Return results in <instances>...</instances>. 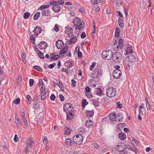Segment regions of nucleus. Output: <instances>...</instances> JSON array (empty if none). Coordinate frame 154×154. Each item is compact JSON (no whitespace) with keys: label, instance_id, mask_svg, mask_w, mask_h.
Masks as SVG:
<instances>
[{"label":"nucleus","instance_id":"f257e3e1","mask_svg":"<svg viewBox=\"0 0 154 154\" xmlns=\"http://www.w3.org/2000/svg\"><path fill=\"white\" fill-rule=\"evenodd\" d=\"M114 45L112 46L114 50L116 51H119L122 49L123 46V40L121 38L119 41V43L116 41H115L114 42Z\"/></svg>","mask_w":154,"mask_h":154},{"label":"nucleus","instance_id":"f03ea898","mask_svg":"<svg viewBox=\"0 0 154 154\" xmlns=\"http://www.w3.org/2000/svg\"><path fill=\"white\" fill-rule=\"evenodd\" d=\"M113 55L112 52L109 50L106 51H103L102 54V56L104 59L109 60L112 59Z\"/></svg>","mask_w":154,"mask_h":154},{"label":"nucleus","instance_id":"7ed1b4c3","mask_svg":"<svg viewBox=\"0 0 154 154\" xmlns=\"http://www.w3.org/2000/svg\"><path fill=\"white\" fill-rule=\"evenodd\" d=\"M102 74V71L100 67L97 66L94 69L92 74L91 76L94 78L96 79Z\"/></svg>","mask_w":154,"mask_h":154},{"label":"nucleus","instance_id":"20e7f679","mask_svg":"<svg viewBox=\"0 0 154 154\" xmlns=\"http://www.w3.org/2000/svg\"><path fill=\"white\" fill-rule=\"evenodd\" d=\"M122 55L119 52H116L114 54H113V55L112 59L115 62H120L122 59Z\"/></svg>","mask_w":154,"mask_h":154},{"label":"nucleus","instance_id":"39448f33","mask_svg":"<svg viewBox=\"0 0 154 154\" xmlns=\"http://www.w3.org/2000/svg\"><path fill=\"white\" fill-rule=\"evenodd\" d=\"M116 89L112 87L108 88L106 90V95L110 97H114L116 95Z\"/></svg>","mask_w":154,"mask_h":154},{"label":"nucleus","instance_id":"423d86ee","mask_svg":"<svg viewBox=\"0 0 154 154\" xmlns=\"http://www.w3.org/2000/svg\"><path fill=\"white\" fill-rule=\"evenodd\" d=\"M116 150L119 152H122L125 150L126 148L125 144L124 143H118L115 146Z\"/></svg>","mask_w":154,"mask_h":154},{"label":"nucleus","instance_id":"0eeeda50","mask_svg":"<svg viewBox=\"0 0 154 154\" xmlns=\"http://www.w3.org/2000/svg\"><path fill=\"white\" fill-rule=\"evenodd\" d=\"M50 3L51 5H53L52 9L54 12H57L60 10V7L57 4V2L52 1L50 2Z\"/></svg>","mask_w":154,"mask_h":154},{"label":"nucleus","instance_id":"6e6552de","mask_svg":"<svg viewBox=\"0 0 154 154\" xmlns=\"http://www.w3.org/2000/svg\"><path fill=\"white\" fill-rule=\"evenodd\" d=\"M64 111L67 113L71 112L73 109L72 105L69 103H67L64 104L63 106Z\"/></svg>","mask_w":154,"mask_h":154},{"label":"nucleus","instance_id":"1a4fd4ad","mask_svg":"<svg viewBox=\"0 0 154 154\" xmlns=\"http://www.w3.org/2000/svg\"><path fill=\"white\" fill-rule=\"evenodd\" d=\"M72 28L68 26L65 27V32L67 35L68 36L72 37L73 36Z\"/></svg>","mask_w":154,"mask_h":154},{"label":"nucleus","instance_id":"9d476101","mask_svg":"<svg viewBox=\"0 0 154 154\" xmlns=\"http://www.w3.org/2000/svg\"><path fill=\"white\" fill-rule=\"evenodd\" d=\"M121 71L120 70L115 69L113 72V77L116 79L119 78L121 76Z\"/></svg>","mask_w":154,"mask_h":154},{"label":"nucleus","instance_id":"9b49d317","mask_svg":"<svg viewBox=\"0 0 154 154\" xmlns=\"http://www.w3.org/2000/svg\"><path fill=\"white\" fill-rule=\"evenodd\" d=\"M85 23L82 21L81 19L78 17V29L80 30L82 29L84 26Z\"/></svg>","mask_w":154,"mask_h":154},{"label":"nucleus","instance_id":"f8f14e48","mask_svg":"<svg viewBox=\"0 0 154 154\" xmlns=\"http://www.w3.org/2000/svg\"><path fill=\"white\" fill-rule=\"evenodd\" d=\"M47 47V44L44 42H41L38 44V47L41 50L45 49Z\"/></svg>","mask_w":154,"mask_h":154},{"label":"nucleus","instance_id":"ddd939ff","mask_svg":"<svg viewBox=\"0 0 154 154\" xmlns=\"http://www.w3.org/2000/svg\"><path fill=\"white\" fill-rule=\"evenodd\" d=\"M15 122L17 127L20 128L21 126V123L19 120V117L17 114L15 115Z\"/></svg>","mask_w":154,"mask_h":154},{"label":"nucleus","instance_id":"4468645a","mask_svg":"<svg viewBox=\"0 0 154 154\" xmlns=\"http://www.w3.org/2000/svg\"><path fill=\"white\" fill-rule=\"evenodd\" d=\"M94 124L93 122L91 119L87 120L85 122V125L88 128L92 127Z\"/></svg>","mask_w":154,"mask_h":154},{"label":"nucleus","instance_id":"2eb2a0df","mask_svg":"<svg viewBox=\"0 0 154 154\" xmlns=\"http://www.w3.org/2000/svg\"><path fill=\"white\" fill-rule=\"evenodd\" d=\"M39 87L40 91H43L45 90V87H44V82L42 79H40L39 80Z\"/></svg>","mask_w":154,"mask_h":154},{"label":"nucleus","instance_id":"dca6fc26","mask_svg":"<svg viewBox=\"0 0 154 154\" xmlns=\"http://www.w3.org/2000/svg\"><path fill=\"white\" fill-rule=\"evenodd\" d=\"M42 30L41 28L40 27L37 26L35 27L33 32L34 33V34L37 35L41 33Z\"/></svg>","mask_w":154,"mask_h":154},{"label":"nucleus","instance_id":"f3484780","mask_svg":"<svg viewBox=\"0 0 154 154\" xmlns=\"http://www.w3.org/2000/svg\"><path fill=\"white\" fill-rule=\"evenodd\" d=\"M56 45L58 49H61L64 46V43L62 40H58L56 42Z\"/></svg>","mask_w":154,"mask_h":154},{"label":"nucleus","instance_id":"a211bd4d","mask_svg":"<svg viewBox=\"0 0 154 154\" xmlns=\"http://www.w3.org/2000/svg\"><path fill=\"white\" fill-rule=\"evenodd\" d=\"M26 145L31 147L35 143L33 140H32L30 138H28L26 141Z\"/></svg>","mask_w":154,"mask_h":154},{"label":"nucleus","instance_id":"6ab92c4d","mask_svg":"<svg viewBox=\"0 0 154 154\" xmlns=\"http://www.w3.org/2000/svg\"><path fill=\"white\" fill-rule=\"evenodd\" d=\"M128 62L129 63H132L134 62L136 60V58L135 56L133 55H130L128 57Z\"/></svg>","mask_w":154,"mask_h":154},{"label":"nucleus","instance_id":"aec40b11","mask_svg":"<svg viewBox=\"0 0 154 154\" xmlns=\"http://www.w3.org/2000/svg\"><path fill=\"white\" fill-rule=\"evenodd\" d=\"M94 112L92 111L86 110L85 112L86 116L88 118H90L94 115Z\"/></svg>","mask_w":154,"mask_h":154},{"label":"nucleus","instance_id":"412c9836","mask_svg":"<svg viewBox=\"0 0 154 154\" xmlns=\"http://www.w3.org/2000/svg\"><path fill=\"white\" fill-rule=\"evenodd\" d=\"M116 115L115 113H112L109 116V119L113 121H116Z\"/></svg>","mask_w":154,"mask_h":154},{"label":"nucleus","instance_id":"4be33fe9","mask_svg":"<svg viewBox=\"0 0 154 154\" xmlns=\"http://www.w3.org/2000/svg\"><path fill=\"white\" fill-rule=\"evenodd\" d=\"M50 57L51 59L53 60H56L59 59L60 57V55H55V53L51 54Z\"/></svg>","mask_w":154,"mask_h":154},{"label":"nucleus","instance_id":"5701e85b","mask_svg":"<svg viewBox=\"0 0 154 154\" xmlns=\"http://www.w3.org/2000/svg\"><path fill=\"white\" fill-rule=\"evenodd\" d=\"M40 94L41 95V100H44L46 97V93L45 90L40 91Z\"/></svg>","mask_w":154,"mask_h":154},{"label":"nucleus","instance_id":"b1692460","mask_svg":"<svg viewBox=\"0 0 154 154\" xmlns=\"http://www.w3.org/2000/svg\"><path fill=\"white\" fill-rule=\"evenodd\" d=\"M83 138L82 135L78 134V144H81L83 141Z\"/></svg>","mask_w":154,"mask_h":154},{"label":"nucleus","instance_id":"393cba45","mask_svg":"<svg viewBox=\"0 0 154 154\" xmlns=\"http://www.w3.org/2000/svg\"><path fill=\"white\" fill-rule=\"evenodd\" d=\"M120 29L118 27H116L115 29V35L116 37H118L120 35Z\"/></svg>","mask_w":154,"mask_h":154},{"label":"nucleus","instance_id":"a878e982","mask_svg":"<svg viewBox=\"0 0 154 154\" xmlns=\"http://www.w3.org/2000/svg\"><path fill=\"white\" fill-rule=\"evenodd\" d=\"M64 134L66 135H69L71 131V129L69 128L66 127L64 128Z\"/></svg>","mask_w":154,"mask_h":154},{"label":"nucleus","instance_id":"bb28decb","mask_svg":"<svg viewBox=\"0 0 154 154\" xmlns=\"http://www.w3.org/2000/svg\"><path fill=\"white\" fill-rule=\"evenodd\" d=\"M133 53L131 46L128 47L126 51V54L128 55L129 54H132Z\"/></svg>","mask_w":154,"mask_h":154},{"label":"nucleus","instance_id":"cd10ccee","mask_svg":"<svg viewBox=\"0 0 154 154\" xmlns=\"http://www.w3.org/2000/svg\"><path fill=\"white\" fill-rule=\"evenodd\" d=\"M118 137L121 140H124L126 137V135L123 133H120L119 134Z\"/></svg>","mask_w":154,"mask_h":154},{"label":"nucleus","instance_id":"c85d7f7f","mask_svg":"<svg viewBox=\"0 0 154 154\" xmlns=\"http://www.w3.org/2000/svg\"><path fill=\"white\" fill-rule=\"evenodd\" d=\"M66 116L67 120L68 121H69L71 120L73 118L74 115L73 114L72 112H70L69 114H67Z\"/></svg>","mask_w":154,"mask_h":154},{"label":"nucleus","instance_id":"c756f323","mask_svg":"<svg viewBox=\"0 0 154 154\" xmlns=\"http://www.w3.org/2000/svg\"><path fill=\"white\" fill-rule=\"evenodd\" d=\"M68 48V47H64V48L60 51L59 54L60 55H62L64 54L67 51Z\"/></svg>","mask_w":154,"mask_h":154},{"label":"nucleus","instance_id":"7c9ffc66","mask_svg":"<svg viewBox=\"0 0 154 154\" xmlns=\"http://www.w3.org/2000/svg\"><path fill=\"white\" fill-rule=\"evenodd\" d=\"M41 14L42 16H47L49 15L50 13L48 10H44L42 11Z\"/></svg>","mask_w":154,"mask_h":154},{"label":"nucleus","instance_id":"2f4dec72","mask_svg":"<svg viewBox=\"0 0 154 154\" xmlns=\"http://www.w3.org/2000/svg\"><path fill=\"white\" fill-rule=\"evenodd\" d=\"M72 23L73 25L75 26V29H77V17H75L72 20Z\"/></svg>","mask_w":154,"mask_h":154},{"label":"nucleus","instance_id":"473e14b6","mask_svg":"<svg viewBox=\"0 0 154 154\" xmlns=\"http://www.w3.org/2000/svg\"><path fill=\"white\" fill-rule=\"evenodd\" d=\"M76 36L71 38L68 42L69 44L71 45L75 42L76 41Z\"/></svg>","mask_w":154,"mask_h":154},{"label":"nucleus","instance_id":"72a5a7b5","mask_svg":"<svg viewBox=\"0 0 154 154\" xmlns=\"http://www.w3.org/2000/svg\"><path fill=\"white\" fill-rule=\"evenodd\" d=\"M95 92L96 94L99 96H101L102 95V91L100 88H98L96 89Z\"/></svg>","mask_w":154,"mask_h":154},{"label":"nucleus","instance_id":"f704fd0d","mask_svg":"<svg viewBox=\"0 0 154 154\" xmlns=\"http://www.w3.org/2000/svg\"><path fill=\"white\" fill-rule=\"evenodd\" d=\"M59 87L60 88V90L62 91H64V88L62 83L60 81H59L57 82Z\"/></svg>","mask_w":154,"mask_h":154},{"label":"nucleus","instance_id":"c9c22d12","mask_svg":"<svg viewBox=\"0 0 154 154\" xmlns=\"http://www.w3.org/2000/svg\"><path fill=\"white\" fill-rule=\"evenodd\" d=\"M40 15V13L39 12H37L36 13L34 16L33 19L35 20H36L39 17Z\"/></svg>","mask_w":154,"mask_h":154},{"label":"nucleus","instance_id":"e433bc0d","mask_svg":"<svg viewBox=\"0 0 154 154\" xmlns=\"http://www.w3.org/2000/svg\"><path fill=\"white\" fill-rule=\"evenodd\" d=\"M31 147L26 145V146L25 148L24 149L25 152L26 153H28L31 150Z\"/></svg>","mask_w":154,"mask_h":154},{"label":"nucleus","instance_id":"4c0bfd02","mask_svg":"<svg viewBox=\"0 0 154 154\" xmlns=\"http://www.w3.org/2000/svg\"><path fill=\"white\" fill-rule=\"evenodd\" d=\"M66 144L68 146H71L72 144V140L69 138L67 139L66 140Z\"/></svg>","mask_w":154,"mask_h":154},{"label":"nucleus","instance_id":"58836bf2","mask_svg":"<svg viewBox=\"0 0 154 154\" xmlns=\"http://www.w3.org/2000/svg\"><path fill=\"white\" fill-rule=\"evenodd\" d=\"M103 2V0H91V3L94 4H97Z\"/></svg>","mask_w":154,"mask_h":154},{"label":"nucleus","instance_id":"ea45409f","mask_svg":"<svg viewBox=\"0 0 154 154\" xmlns=\"http://www.w3.org/2000/svg\"><path fill=\"white\" fill-rule=\"evenodd\" d=\"M84 132V129L83 128H79L78 130V133H79L78 134H81L82 135Z\"/></svg>","mask_w":154,"mask_h":154},{"label":"nucleus","instance_id":"a19ab883","mask_svg":"<svg viewBox=\"0 0 154 154\" xmlns=\"http://www.w3.org/2000/svg\"><path fill=\"white\" fill-rule=\"evenodd\" d=\"M33 68L40 72H42V68L38 66H33Z\"/></svg>","mask_w":154,"mask_h":154},{"label":"nucleus","instance_id":"79ce46f5","mask_svg":"<svg viewBox=\"0 0 154 154\" xmlns=\"http://www.w3.org/2000/svg\"><path fill=\"white\" fill-rule=\"evenodd\" d=\"M30 16V14L29 12H26L24 13L23 17L24 19H27Z\"/></svg>","mask_w":154,"mask_h":154},{"label":"nucleus","instance_id":"37998d69","mask_svg":"<svg viewBox=\"0 0 154 154\" xmlns=\"http://www.w3.org/2000/svg\"><path fill=\"white\" fill-rule=\"evenodd\" d=\"M51 5V3L48 5H41L39 8V9L40 10H43V9L48 8L49 6Z\"/></svg>","mask_w":154,"mask_h":154},{"label":"nucleus","instance_id":"c03bdc74","mask_svg":"<svg viewBox=\"0 0 154 154\" xmlns=\"http://www.w3.org/2000/svg\"><path fill=\"white\" fill-rule=\"evenodd\" d=\"M26 54L25 53H22L21 54V58L22 59L23 61L26 63Z\"/></svg>","mask_w":154,"mask_h":154},{"label":"nucleus","instance_id":"a18cd8bd","mask_svg":"<svg viewBox=\"0 0 154 154\" xmlns=\"http://www.w3.org/2000/svg\"><path fill=\"white\" fill-rule=\"evenodd\" d=\"M88 103L87 102L86 100L85 99H83L82 100V106L84 108L85 107V106L87 105Z\"/></svg>","mask_w":154,"mask_h":154},{"label":"nucleus","instance_id":"49530a36","mask_svg":"<svg viewBox=\"0 0 154 154\" xmlns=\"http://www.w3.org/2000/svg\"><path fill=\"white\" fill-rule=\"evenodd\" d=\"M93 104L95 106H98L99 105V102L95 99H93L92 100Z\"/></svg>","mask_w":154,"mask_h":154},{"label":"nucleus","instance_id":"de8ad7c7","mask_svg":"<svg viewBox=\"0 0 154 154\" xmlns=\"http://www.w3.org/2000/svg\"><path fill=\"white\" fill-rule=\"evenodd\" d=\"M78 57H82V52L79 51V47L78 46Z\"/></svg>","mask_w":154,"mask_h":154},{"label":"nucleus","instance_id":"09e8293b","mask_svg":"<svg viewBox=\"0 0 154 154\" xmlns=\"http://www.w3.org/2000/svg\"><path fill=\"white\" fill-rule=\"evenodd\" d=\"M38 55L39 57L42 59H44V57L43 54L40 51L38 52Z\"/></svg>","mask_w":154,"mask_h":154},{"label":"nucleus","instance_id":"8fccbe9b","mask_svg":"<svg viewBox=\"0 0 154 154\" xmlns=\"http://www.w3.org/2000/svg\"><path fill=\"white\" fill-rule=\"evenodd\" d=\"M34 81L33 79H30L29 80V85L30 87H32L34 84Z\"/></svg>","mask_w":154,"mask_h":154},{"label":"nucleus","instance_id":"3c124183","mask_svg":"<svg viewBox=\"0 0 154 154\" xmlns=\"http://www.w3.org/2000/svg\"><path fill=\"white\" fill-rule=\"evenodd\" d=\"M146 107L147 110H149L150 109L151 106L149 105V104L148 102V100L146 99Z\"/></svg>","mask_w":154,"mask_h":154},{"label":"nucleus","instance_id":"603ef678","mask_svg":"<svg viewBox=\"0 0 154 154\" xmlns=\"http://www.w3.org/2000/svg\"><path fill=\"white\" fill-rule=\"evenodd\" d=\"M77 134L75 135V136H73V142L75 143L76 144H77Z\"/></svg>","mask_w":154,"mask_h":154},{"label":"nucleus","instance_id":"864d4df0","mask_svg":"<svg viewBox=\"0 0 154 154\" xmlns=\"http://www.w3.org/2000/svg\"><path fill=\"white\" fill-rule=\"evenodd\" d=\"M20 99L19 98L16 99L14 101V103L16 104H18L20 103Z\"/></svg>","mask_w":154,"mask_h":154},{"label":"nucleus","instance_id":"5fc2aeb1","mask_svg":"<svg viewBox=\"0 0 154 154\" xmlns=\"http://www.w3.org/2000/svg\"><path fill=\"white\" fill-rule=\"evenodd\" d=\"M23 121L24 124L26 127H28V124L25 118L23 119Z\"/></svg>","mask_w":154,"mask_h":154},{"label":"nucleus","instance_id":"6e6d98bb","mask_svg":"<svg viewBox=\"0 0 154 154\" xmlns=\"http://www.w3.org/2000/svg\"><path fill=\"white\" fill-rule=\"evenodd\" d=\"M122 1L121 0H116L115 5L117 6H118L120 5H121L122 3Z\"/></svg>","mask_w":154,"mask_h":154},{"label":"nucleus","instance_id":"4d7b16f0","mask_svg":"<svg viewBox=\"0 0 154 154\" xmlns=\"http://www.w3.org/2000/svg\"><path fill=\"white\" fill-rule=\"evenodd\" d=\"M96 65V63L95 62H93L92 63L91 65L89 67V69L90 70L92 69Z\"/></svg>","mask_w":154,"mask_h":154},{"label":"nucleus","instance_id":"13d9d810","mask_svg":"<svg viewBox=\"0 0 154 154\" xmlns=\"http://www.w3.org/2000/svg\"><path fill=\"white\" fill-rule=\"evenodd\" d=\"M72 85L73 87H75L76 85V82L73 79H72Z\"/></svg>","mask_w":154,"mask_h":154},{"label":"nucleus","instance_id":"bf43d9fd","mask_svg":"<svg viewBox=\"0 0 154 154\" xmlns=\"http://www.w3.org/2000/svg\"><path fill=\"white\" fill-rule=\"evenodd\" d=\"M123 23V19L122 17H119L118 19V23Z\"/></svg>","mask_w":154,"mask_h":154},{"label":"nucleus","instance_id":"052dcab7","mask_svg":"<svg viewBox=\"0 0 154 154\" xmlns=\"http://www.w3.org/2000/svg\"><path fill=\"white\" fill-rule=\"evenodd\" d=\"M56 65L55 63H53L50 64L48 67L50 69H52L54 68Z\"/></svg>","mask_w":154,"mask_h":154},{"label":"nucleus","instance_id":"680f3d73","mask_svg":"<svg viewBox=\"0 0 154 154\" xmlns=\"http://www.w3.org/2000/svg\"><path fill=\"white\" fill-rule=\"evenodd\" d=\"M140 6L142 7H144L146 5L145 2L143 1H141L140 2Z\"/></svg>","mask_w":154,"mask_h":154},{"label":"nucleus","instance_id":"e2e57ef3","mask_svg":"<svg viewBox=\"0 0 154 154\" xmlns=\"http://www.w3.org/2000/svg\"><path fill=\"white\" fill-rule=\"evenodd\" d=\"M93 9L96 12L100 10V8L99 6L94 7H93Z\"/></svg>","mask_w":154,"mask_h":154},{"label":"nucleus","instance_id":"0e129e2a","mask_svg":"<svg viewBox=\"0 0 154 154\" xmlns=\"http://www.w3.org/2000/svg\"><path fill=\"white\" fill-rule=\"evenodd\" d=\"M14 141L15 142H17L18 141V136L16 134L15 135L14 137Z\"/></svg>","mask_w":154,"mask_h":154},{"label":"nucleus","instance_id":"69168bd1","mask_svg":"<svg viewBox=\"0 0 154 154\" xmlns=\"http://www.w3.org/2000/svg\"><path fill=\"white\" fill-rule=\"evenodd\" d=\"M50 98L51 100L54 101L56 98V96L54 94H52Z\"/></svg>","mask_w":154,"mask_h":154},{"label":"nucleus","instance_id":"338daca9","mask_svg":"<svg viewBox=\"0 0 154 154\" xmlns=\"http://www.w3.org/2000/svg\"><path fill=\"white\" fill-rule=\"evenodd\" d=\"M86 37V34L84 32H82L81 34V37L82 38H85Z\"/></svg>","mask_w":154,"mask_h":154},{"label":"nucleus","instance_id":"774afa93","mask_svg":"<svg viewBox=\"0 0 154 154\" xmlns=\"http://www.w3.org/2000/svg\"><path fill=\"white\" fill-rule=\"evenodd\" d=\"M30 40H31V42L32 43H34L35 42V38L32 35H31L30 36Z\"/></svg>","mask_w":154,"mask_h":154}]
</instances>
